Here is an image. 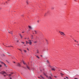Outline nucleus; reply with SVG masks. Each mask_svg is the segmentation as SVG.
<instances>
[{"instance_id":"obj_45","label":"nucleus","mask_w":79,"mask_h":79,"mask_svg":"<svg viewBox=\"0 0 79 79\" xmlns=\"http://www.w3.org/2000/svg\"><path fill=\"white\" fill-rule=\"evenodd\" d=\"M4 76L5 77L6 76V75H4Z\"/></svg>"},{"instance_id":"obj_39","label":"nucleus","mask_w":79,"mask_h":79,"mask_svg":"<svg viewBox=\"0 0 79 79\" xmlns=\"http://www.w3.org/2000/svg\"><path fill=\"white\" fill-rule=\"evenodd\" d=\"M45 76L46 77H48V76L46 75H45Z\"/></svg>"},{"instance_id":"obj_36","label":"nucleus","mask_w":79,"mask_h":79,"mask_svg":"<svg viewBox=\"0 0 79 79\" xmlns=\"http://www.w3.org/2000/svg\"><path fill=\"white\" fill-rule=\"evenodd\" d=\"M2 66L1 65H0V67H2Z\"/></svg>"},{"instance_id":"obj_56","label":"nucleus","mask_w":79,"mask_h":79,"mask_svg":"<svg viewBox=\"0 0 79 79\" xmlns=\"http://www.w3.org/2000/svg\"><path fill=\"white\" fill-rule=\"evenodd\" d=\"M24 33V32H22V33Z\"/></svg>"},{"instance_id":"obj_40","label":"nucleus","mask_w":79,"mask_h":79,"mask_svg":"<svg viewBox=\"0 0 79 79\" xmlns=\"http://www.w3.org/2000/svg\"><path fill=\"white\" fill-rule=\"evenodd\" d=\"M38 77V78L40 79V77Z\"/></svg>"},{"instance_id":"obj_23","label":"nucleus","mask_w":79,"mask_h":79,"mask_svg":"<svg viewBox=\"0 0 79 79\" xmlns=\"http://www.w3.org/2000/svg\"><path fill=\"white\" fill-rule=\"evenodd\" d=\"M60 74H61V75H64V74H63L62 73H60Z\"/></svg>"},{"instance_id":"obj_38","label":"nucleus","mask_w":79,"mask_h":79,"mask_svg":"<svg viewBox=\"0 0 79 79\" xmlns=\"http://www.w3.org/2000/svg\"><path fill=\"white\" fill-rule=\"evenodd\" d=\"M35 33L36 34H37V31H36V32H35Z\"/></svg>"},{"instance_id":"obj_8","label":"nucleus","mask_w":79,"mask_h":79,"mask_svg":"<svg viewBox=\"0 0 79 79\" xmlns=\"http://www.w3.org/2000/svg\"><path fill=\"white\" fill-rule=\"evenodd\" d=\"M40 77H41L42 79H45V78L44 77H43V76H42V75H40Z\"/></svg>"},{"instance_id":"obj_44","label":"nucleus","mask_w":79,"mask_h":79,"mask_svg":"<svg viewBox=\"0 0 79 79\" xmlns=\"http://www.w3.org/2000/svg\"><path fill=\"white\" fill-rule=\"evenodd\" d=\"M27 50H29V49H28V48H27Z\"/></svg>"},{"instance_id":"obj_25","label":"nucleus","mask_w":79,"mask_h":79,"mask_svg":"<svg viewBox=\"0 0 79 79\" xmlns=\"http://www.w3.org/2000/svg\"><path fill=\"white\" fill-rule=\"evenodd\" d=\"M46 14H47L46 13L44 15V16H46Z\"/></svg>"},{"instance_id":"obj_42","label":"nucleus","mask_w":79,"mask_h":79,"mask_svg":"<svg viewBox=\"0 0 79 79\" xmlns=\"http://www.w3.org/2000/svg\"><path fill=\"white\" fill-rule=\"evenodd\" d=\"M77 45H78V46H79V44H77Z\"/></svg>"},{"instance_id":"obj_53","label":"nucleus","mask_w":79,"mask_h":79,"mask_svg":"<svg viewBox=\"0 0 79 79\" xmlns=\"http://www.w3.org/2000/svg\"><path fill=\"white\" fill-rule=\"evenodd\" d=\"M14 63H15V62H14Z\"/></svg>"},{"instance_id":"obj_10","label":"nucleus","mask_w":79,"mask_h":79,"mask_svg":"<svg viewBox=\"0 0 79 79\" xmlns=\"http://www.w3.org/2000/svg\"><path fill=\"white\" fill-rule=\"evenodd\" d=\"M52 71H55V69L54 68H52Z\"/></svg>"},{"instance_id":"obj_30","label":"nucleus","mask_w":79,"mask_h":79,"mask_svg":"<svg viewBox=\"0 0 79 79\" xmlns=\"http://www.w3.org/2000/svg\"><path fill=\"white\" fill-rule=\"evenodd\" d=\"M24 51L25 52H26V50H24Z\"/></svg>"},{"instance_id":"obj_11","label":"nucleus","mask_w":79,"mask_h":79,"mask_svg":"<svg viewBox=\"0 0 79 79\" xmlns=\"http://www.w3.org/2000/svg\"><path fill=\"white\" fill-rule=\"evenodd\" d=\"M27 68H28V69H30V68H29V67L28 66H27Z\"/></svg>"},{"instance_id":"obj_3","label":"nucleus","mask_w":79,"mask_h":79,"mask_svg":"<svg viewBox=\"0 0 79 79\" xmlns=\"http://www.w3.org/2000/svg\"><path fill=\"white\" fill-rule=\"evenodd\" d=\"M28 41L29 42H28L29 44L30 45H31V44H32V42H31V40H28Z\"/></svg>"},{"instance_id":"obj_35","label":"nucleus","mask_w":79,"mask_h":79,"mask_svg":"<svg viewBox=\"0 0 79 79\" xmlns=\"http://www.w3.org/2000/svg\"><path fill=\"white\" fill-rule=\"evenodd\" d=\"M34 31L35 32H36V31L35 30Z\"/></svg>"},{"instance_id":"obj_50","label":"nucleus","mask_w":79,"mask_h":79,"mask_svg":"<svg viewBox=\"0 0 79 79\" xmlns=\"http://www.w3.org/2000/svg\"><path fill=\"white\" fill-rule=\"evenodd\" d=\"M33 39V37L31 38V39Z\"/></svg>"},{"instance_id":"obj_12","label":"nucleus","mask_w":79,"mask_h":79,"mask_svg":"<svg viewBox=\"0 0 79 79\" xmlns=\"http://www.w3.org/2000/svg\"><path fill=\"white\" fill-rule=\"evenodd\" d=\"M50 75L51 76H53V74H52V72H51V74Z\"/></svg>"},{"instance_id":"obj_48","label":"nucleus","mask_w":79,"mask_h":79,"mask_svg":"<svg viewBox=\"0 0 79 79\" xmlns=\"http://www.w3.org/2000/svg\"><path fill=\"white\" fill-rule=\"evenodd\" d=\"M11 74H13V73H11Z\"/></svg>"},{"instance_id":"obj_57","label":"nucleus","mask_w":79,"mask_h":79,"mask_svg":"<svg viewBox=\"0 0 79 79\" xmlns=\"http://www.w3.org/2000/svg\"><path fill=\"white\" fill-rule=\"evenodd\" d=\"M46 41H47V40H46Z\"/></svg>"},{"instance_id":"obj_43","label":"nucleus","mask_w":79,"mask_h":79,"mask_svg":"<svg viewBox=\"0 0 79 79\" xmlns=\"http://www.w3.org/2000/svg\"><path fill=\"white\" fill-rule=\"evenodd\" d=\"M31 37H33V35H31Z\"/></svg>"},{"instance_id":"obj_51","label":"nucleus","mask_w":79,"mask_h":79,"mask_svg":"<svg viewBox=\"0 0 79 79\" xmlns=\"http://www.w3.org/2000/svg\"><path fill=\"white\" fill-rule=\"evenodd\" d=\"M75 42H77V41H76V40H75Z\"/></svg>"},{"instance_id":"obj_49","label":"nucleus","mask_w":79,"mask_h":79,"mask_svg":"<svg viewBox=\"0 0 79 79\" xmlns=\"http://www.w3.org/2000/svg\"><path fill=\"white\" fill-rule=\"evenodd\" d=\"M61 76H62V77H63V76L61 75Z\"/></svg>"},{"instance_id":"obj_1","label":"nucleus","mask_w":79,"mask_h":79,"mask_svg":"<svg viewBox=\"0 0 79 79\" xmlns=\"http://www.w3.org/2000/svg\"><path fill=\"white\" fill-rule=\"evenodd\" d=\"M59 33H60L61 35H62L63 36H64V35H66L63 32H61L60 31H59Z\"/></svg>"},{"instance_id":"obj_55","label":"nucleus","mask_w":79,"mask_h":79,"mask_svg":"<svg viewBox=\"0 0 79 79\" xmlns=\"http://www.w3.org/2000/svg\"><path fill=\"white\" fill-rule=\"evenodd\" d=\"M10 79H11V78H10Z\"/></svg>"},{"instance_id":"obj_54","label":"nucleus","mask_w":79,"mask_h":79,"mask_svg":"<svg viewBox=\"0 0 79 79\" xmlns=\"http://www.w3.org/2000/svg\"><path fill=\"white\" fill-rule=\"evenodd\" d=\"M64 79H66V78H64Z\"/></svg>"},{"instance_id":"obj_4","label":"nucleus","mask_w":79,"mask_h":79,"mask_svg":"<svg viewBox=\"0 0 79 79\" xmlns=\"http://www.w3.org/2000/svg\"><path fill=\"white\" fill-rule=\"evenodd\" d=\"M0 62L2 64H4V66H6V67H7V66H6V65L5 64H4V63H3V62H2V61H0Z\"/></svg>"},{"instance_id":"obj_41","label":"nucleus","mask_w":79,"mask_h":79,"mask_svg":"<svg viewBox=\"0 0 79 79\" xmlns=\"http://www.w3.org/2000/svg\"><path fill=\"white\" fill-rule=\"evenodd\" d=\"M77 43H78V41H76Z\"/></svg>"},{"instance_id":"obj_16","label":"nucleus","mask_w":79,"mask_h":79,"mask_svg":"<svg viewBox=\"0 0 79 79\" xmlns=\"http://www.w3.org/2000/svg\"><path fill=\"white\" fill-rule=\"evenodd\" d=\"M36 56L37 57V58H40L39 57V56Z\"/></svg>"},{"instance_id":"obj_5","label":"nucleus","mask_w":79,"mask_h":79,"mask_svg":"<svg viewBox=\"0 0 79 79\" xmlns=\"http://www.w3.org/2000/svg\"><path fill=\"white\" fill-rule=\"evenodd\" d=\"M9 33V34H13V32H12V31H8Z\"/></svg>"},{"instance_id":"obj_37","label":"nucleus","mask_w":79,"mask_h":79,"mask_svg":"<svg viewBox=\"0 0 79 79\" xmlns=\"http://www.w3.org/2000/svg\"><path fill=\"white\" fill-rule=\"evenodd\" d=\"M9 76H11V74H9Z\"/></svg>"},{"instance_id":"obj_27","label":"nucleus","mask_w":79,"mask_h":79,"mask_svg":"<svg viewBox=\"0 0 79 79\" xmlns=\"http://www.w3.org/2000/svg\"><path fill=\"white\" fill-rule=\"evenodd\" d=\"M66 77V78H67V79H68V77Z\"/></svg>"},{"instance_id":"obj_20","label":"nucleus","mask_w":79,"mask_h":79,"mask_svg":"<svg viewBox=\"0 0 79 79\" xmlns=\"http://www.w3.org/2000/svg\"><path fill=\"white\" fill-rule=\"evenodd\" d=\"M34 44H35V43H37V41L34 42Z\"/></svg>"},{"instance_id":"obj_6","label":"nucleus","mask_w":79,"mask_h":79,"mask_svg":"<svg viewBox=\"0 0 79 79\" xmlns=\"http://www.w3.org/2000/svg\"><path fill=\"white\" fill-rule=\"evenodd\" d=\"M17 66H19V67H20L21 66V64H19V63H18L17 64Z\"/></svg>"},{"instance_id":"obj_17","label":"nucleus","mask_w":79,"mask_h":79,"mask_svg":"<svg viewBox=\"0 0 79 79\" xmlns=\"http://www.w3.org/2000/svg\"><path fill=\"white\" fill-rule=\"evenodd\" d=\"M15 40H16H16H17V38H15Z\"/></svg>"},{"instance_id":"obj_7","label":"nucleus","mask_w":79,"mask_h":79,"mask_svg":"<svg viewBox=\"0 0 79 79\" xmlns=\"http://www.w3.org/2000/svg\"><path fill=\"white\" fill-rule=\"evenodd\" d=\"M28 27L29 29H32V27L31 26H28Z\"/></svg>"},{"instance_id":"obj_15","label":"nucleus","mask_w":79,"mask_h":79,"mask_svg":"<svg viewBox=\"0 0 79 79\" xmlns=\"http://www.w3.org/2000/svg\"><path fill=\"white\" fill-rule=\"evenodd\" d=\"M49 78L50 79H52V77H50V76H49Z\"/></svg>"},{"instance_id":"obj_9","label":"nucleus","mask_w":79,"mask_h":79,"mask_svg":"<svg viewBox=\"0 0 79 79\" xmlns=\"http://www.w3.org/2000/svg\"><path fill=\"white\" fill-rule=\"evenodd\" d=\"M19 35H20V36L21 37V39H22V38H23V36H22V35H21V34H19Z\"/></svg>"},{"instance_id":"obj_31","label":"nucleus","mask_w":79,"mask_h":79,"mask_svg":"<svg viewBox=\"0 0 79 79\" xmlns=\"http://www.w3.org/2000/svg\"><path fill=\"white\" fill-rule=\"evenodd\" d=\"M21 16H24V15H21Z\"/></svg>"},{"instance_id":"obj_13","label":"nucleus","mask_w":79,"mask_h":79,"mask_svg":"<svg viewBox=\"0 0 79 79\" xmlns=\"http://www.w3.org/2000/svg\"><path fill=\"white\" fill-rule=\"evenodd\" d=\"M26 44H29V42H28L27 41H26Z\"/></svg>"},{"instance_id":"obj_19","label":"nucleus","mask_w":79,"mask_h":79,"mask_svg":"<svg viewBox=\"0 0 79 79\" xmlns=\"http://www.w3.org/2000/svg\"><path fill=\"white\" fill-rule=\"evenodd\" d=\"M21 43H22V44H24V42H21Z\"/></svg>"},{"instance_id":"obj_34","label":"nucleus","mask_w":79,"mask_h":79,"mask_svg":"<svg viewBox=\"0 0 79 79\" xmlns=\"http://www.w3.org/2000/svg\"><path fill=\"white\" fill-rule=\"evenodd\" d=\"M6 61L7 62V63H9V62H8V60H6Z\"/></svg>"},{"instance_id":"obj_33","label":"nucleus","mask_w":79,"mask_h":79,"mask_svg":"<svg viewBox=\"0 0 79 79\" xmlns=\"http://www.w3.org/2000/svg\"><path fill=\"white\" fill-rule=\"evenodd\" d=\"M74 79H78L77 78H75Z\"/></svg>"},{"instance_id":"obj_26","label":"nucleus","mask_w":79,"mask_h":79,"mask_svg":"<svg viewBox=\"0 0 79 79\" xmlns=\"http://www.w3.org/2000/svg\"><path fill=\"white\" fill-rule=\"evenodd\" d=\"M13 47V46H8V47Z\"/></svg>"},{"instance_id":"obj_22","label":"nucleus","mask_w":79,"mask_h":79,"mask_svg":"<svg viewBox=\"0 0 79 79\" xmlns=\"http://www.w3.org/2000/svg\"><path fill=\"white\" fill-rule=\"evenodd\" d=\"M44 76H46V74H45L44 73Z\"/></svg>"},{"instance_id":"obj_47","label":"nucleus","mask_w":79,"mask_h":79,"mask_svg":"<svg viewBox=\"0 0 79 79\" xmlns=\"http://www.w3.org/2000/svg\"><path fill=\"white\" fill-rule=\"evenodd\" d=\"M37 53H39V52L37 51Z\"/></svg>"},{"instance_id":"obj_32","label":"nucleus","mask_w":79,"mask_h":79,"mask_svg":"<svg viewBox=\"0 0 79 79\" xmlns=\"http://www.w3.org/2000/svg\"><path fill=\"white\" fill-rule=\"evenodd\" d=\"M54 77H56H56H57L56 76H54Z\"/></svg>"},{"instance_id":"obj_28","label":"nucleus","mask_w":79,"mask_h":79,"mask_svg":"<svg viewBox=\"0 0 79 79\" xmlns=\"http://www.w3.org/2000/svg\"><path fill=\"white\" fill-rule=\"evenodd\" d=\"M37 23H39V20L37 21Z\"/></svg>"},{"instance_id":"obj_46","label":"nucleus","mask_w":79,"mask_h":79,"mask_svg":"<svg viewBox=\"0 0 79 79\" xmlns=\"http://www.w3.org/2000/svg\"><path fill=\"white\" fill-rule=\"evenodd\" d=\"M19 42V41H17L16 42Z\"/></svg>"},{"instance_id":"obj_14","label":"nucleus","mask_w":79,"mask_h":79,"mask_svg":"<svg viewBox=\"0 0 79 79\" xmlns=\"http://www.w3.org/2000/svg\"><path fill=\"white\" fill-rule=\"evenodd\" d=\"M23 64H26L24 63V61H23Z\"/></svg>"},{"instance_id":"obj_21","label":"nucleus","mask_w":79,"mask_h":79,"mask_svg":"<svg viewBox=\"0 0 79 79\" xmlns=\"http://www.w3.org/2000/svg\"><path fill=\"white\" fill-rule=\"evenodd\" d=\"M47 62L48 63H49V61H48L47 60Z\"/></svg>"},{"instance_id":"obj_52","label":"nucleus","mask_w":79,"mask_h":79,"mask_svg":"<svg viewBox=\"0 0 79 79\" xmlns=\"http://www.w3.org/2000/svg\"><path fill=\"white\" fill-rule=\"evenodd\" d=\"M41 57H42V55H41Z\"/></svg>"},{"instance_id":"obj_24","label":"nucleus","mask_w":79,"mask_h":79,"mask_svg":"<svg viewBox=\"0 0 79 79\" xmlns=\"http://www.w3.org/2000/svg\"><path fill=\"white\" fill-rule=\"evenodd\" d=\"M26 3H27V4H28V1H27Z\"/></svg>"},{"instance_id":"obj_29","label":"nucleus","mask_w":79,"mask_h":79,"mask_svg":"<svg viewBox=\"0 0 79 79\" xmlns=\"http://www.w3.org/2000/svg\"><path fill=\"white\" fill-rule=\"evenodd\" d=\"M19 50L20 51H21V52H22V51L21 50V49H19Z\"/></svg>"},{"instance_id":"obj_2","label":"nucleus","mask_w":79,"mask_h":79,"mask_svg":"<svg viewBox=\"0 0 79 79\" xmlns=\"http://www.w3.org/2000/svg\"><path fill=\"white\" fill-rule=\"evenodd\" d=\"M0 73H1V74H5L6 75V76L8 75L7 73H6V72H5L4 71H2Z\"/></svg>"},{"instance_id":"obj_18","label":"nucleus","mask_w":79,"mask_h":79,"mask_svg":"<svg viewBox=\"0 0 79 79\" xmlns=\"http://www.w3.org/2000/svg\"><path fill=\"white\" fill-rule=\"evenodd\" d=\"M51 9H52V10H54V7H52Z\"/></svg>"}]
</instances>
